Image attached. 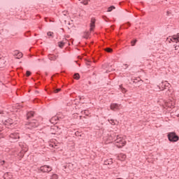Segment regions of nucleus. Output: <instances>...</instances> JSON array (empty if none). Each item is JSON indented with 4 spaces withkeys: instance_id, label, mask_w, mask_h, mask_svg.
Here are the masks:
<instances>
[{
    "instance_id": "nucleus-1",
    "label": "nucleus",
    "mask_w": 179,
    "mask_h": 179,
    "mask_svg": "<svg viewBox=\"0 0 179 179\" xmlns=\"http://www.w3.org/2000/svg\"><path fill=\"white\" fill-rule=\"evenodd\" d=\"M90 27V31H87L85 33L84 38H89V36H90V33H92L94 27H96V19L94 18L91 19V23Z\"/></svg>"
},
{
    "instance_id": "nucleus-2",
    "label": "nucleus",
    "mask_w": 179,
    "mask_h": 179,
    "mask_svg": "<svg viewBox=\"0 0 179 179\" xmlns=\"http://www.w3.org/2000/svg\"><path fill=\"white\" fill-rule=\"evenodd\" d=\"M115 147L121 149V148H124L125 145H127V141L121 138V137L118 138L117 136V138L115 140Z\"/></svg>"
},
{
    "instance_id": "nucleus-3",
    "label": "nucleus",
    "mask_w": 179,
    "mask_h": 179,
    "mask_svg": "<svg viewBox=\"0 0 179 179\" xmlns=\"http://www.w3.org/2000/svg\"><path fill=\"white\" fill-rule=\"evenodd\" d=\"M167 136L169 142L174 143V142H178L179 141L178 135H177V134H176V132L174 131L168 133Z\"/></svg>"
},
{
    "instance_id": "nucleus-4",
    "label": "nucleus",
    "mask_w": 179,
    "mask_h": 179,
    "mask_svg": "<svg viewBox=\"0 0 179 179\" xmlns=\"http://www.w3.org/2000/svg\"><path fill=\"white\" fill-rule=\"evenodd\" d=\"M26 125H27L28 129H33V128H37L38 127V122H37L36 120H32L31 121L27 122Z\"/></svg>"
},
{
    "instance_id": "nucleus-5",
    "label": "nucleus",
    "mask_w": 179,
    "mask_h": 179,
    "mask_svg": "<svg viewBox=\"0 0 179 179\" xmlns=\"http://www.w3.org/2000/svg\"><path fill=\"white\" fill-rule=\"evenodd\" d=\"M110 108L112 111H118V110L122 108V106H121V104L113 103L110 104Z\"/></svg>"
},
{
    "instance_id": "nucleus-6",
    "label": "nucleus",
    "mask_w": 179,
    "mask_h": 179,
    "mask_svg": "<svg viewBox=\"0 0 179 179\" xmlns=\"http://www.w3.org/2000/svg\"><path fill=\"white\" fill-rule=\"evenodd\" d=\"M40 170L41 171H42V173H50V171H51L52 169L48 165H44L43 166H41Z\"/></svg>"
},
{
    "instance_id": "nucleus-7",
    "label": "nucleus",
    "mask_w": 179,
    "mask_h": 179,
    "mask_svg": "<svg viewBox=\"0 0 179 179\" xmlns=\"http://www.w3.org/2000/svg\"><path fill=\"white\" fill-rule=\"evenodd\" d=\"M58 131V127L53 126L50 127V132L52 135H55V132Z\"/></svg>"
},
{
    "instance_id": "nucleus-8",
    "label": "nucleus",
    "mask_w": 179,
    "mask_h": 179,
    "mask_svg": "<svg viewBox=\"0 0 179 179\" xmlns=\"http://www.w3.org/2000/svg\"><path fill=\"white\" fill-rule=\"evenodd\" d=\"M31 117H34V112L33 111H29L27 113V119L30 120Z\"/></svg>"
},
{
    "instance_id": "nucleus-9",
    "label": "nucleus",
    "mask_w": 179,
    "mask_h": 179,
    "mask_svg": "<svg viewBox=\"0 0 179 179\" xmlns=\"http://www.w3.org/2000/svg\"><path fill=\"white\" fill-rule=\"evenodd\" d=\"M172 39L173 41H176V43H179V33H178L176 35H173L172 36Z\"/></svg>"
},
{
    "instance_id": "nucleus-10",
    "label": "nucleus",
    "mask_w": 179,
    "mask_h": 179,
    "mask_svg": "<svg viewBox=\"0 0 179 179\" xmlns=\"http://www.w3.org/2000/svg\"><path fill=\"white\" fill-rule=\"evenodd\" d=\"M131 26V23L127 22L120 27V29H128Z\"/></svg>"
},
{
    "instance_id": "nucleus-11",
    "label": "nucleus",
    "mask_w": 179,
    "mask_h": 179,
    "mask_svg": "<svg viewBox=\"0 0 179 179\" xmlns=\"http://www.w3.org/2000/svg\"><path fill=\"white\" fill-rule=\"evenodd\" d=\"M104 164H105V166H108L110 164H113V159L110 158V162H108V160H106L104 162Z\"/></svg>"
},
{
    "instance_id": "nucleus-12",
    "label": "nucleus",
    "mask_w": 179,
    "mask_h": 179,
    "mask_svg": "<svg viewBox=\"0 0 179 179\" xmlns=\"http://www.w3.org/2000/svg\"><path fill=\"white\" fill-rule=\"evenodd\" d=\"M15 55H16V57H18L17 58H22V57H23V53L20 52H16L15 53Z\"/></svg>"
},
{
    "instance_id": "nucleus-13",
    "label": "nucleus",
    "mask_w": 179,
    "mask_h": 179,
    "mask_svg": "<svg viewBox=\"0 0 179 179\" xmlns=\"http://www.w3.org/2000/svg\"><path fill=\"white\" fill-rule=\"evenodd\" d=\"M53 92L54 93H59V92H61L60 88H57L56 86H53Z\"/></svg>"
},
{
    "instance_id": "nucleus-14",
    "label": "nucleus",
    "mask_w": 179,
    "mask_h": 179,
    "mask_svg": "<svg viewBox=\"0 0 179 179\" xmlns=\"http://www.w3.org/2000/svg\"><path fill=\"white\" fill-rule=\"evenodd\" d=\"M65 45V42L64 41H60L58 43V46L59 48H62Z\"/></svg>"
},
{
    "instance_id": "nucleus-15",
    "label": "nucleus",
    "mask_w": 179,
    "mask_h": 179,
    "mask_svg": "<svg viewBox=\"0 0 179 179\" xmlns=\"http://www.w3.org/2000/svg\"><path fill=\"white\" fill-rule=\"evenodd\" d=\"M114 9H115V6H110L108 10H107V12H113V10H114Z\"/></svg>"
},
{
    "instance_id": "nucleus-16",
    "label": "nucleus",
    "mask_w": 179,
    "mask_h": 179,
    "mask_svg": "<svg viewBox=\"0 0 179 179\" xmlns=\"http://www.w3.org/2000/svg\"><path fill=\"white\" fill-rule=\"evenodd\" d=\"M57 57H58V56L52 55V56H50V57H49V59H50V61H55Z\"/></svg>"
},
{
    "instance_id": "nucleus-17",
    "label": "nucleus",
    "mask_w": 179,
    "mask_h": 179,
    "mask_svg": "<svg viewBox=\"0 0 179 179\" xmlns=\"http://www.w3.org/2000/svg\"><path fill=\"white\" fill-rule=\"evenodd\" d=\"M74 79L79 80V79H80V75H79V73H76L74 74Z\"/></svg>"
},
{
    "instance_id": "nucleus-18",
    "label": "nucleus",
    "mask_w": 179,
    "mask_h": 179,
    "mask_svg": "<svg viewBox=\"0 0 179 179\" xmlns=\"http://www.w3.org/2000/svg\"><path fill=\"white\" fill-rule=\"evenodd\" d=\"M104 51H106V52H113V48H106L104 49Z\"/></svg>"
},
{
    "instance_id": "nucleus-19",
    "label": "nucleus",
    "mask_w": 179,
    "mask_h": 179,
    "mask_svg": "<svg viewBox=\"0 0 179 179\" xmlns=\"http://www.w3.org/2000/svg\"><path fill=\"white\" fill-rule=\"evenodd\" d=\"M10 137L15 139V141H17L19 139V136H15V134H11Z\"/></svg>"
},
{
    "instance_id": "nucleus-20",
    "label": "nucleus",
    "mask_w": 179,
    "mask_h": 179,
    "mask_svg": "<svg viewBox=\"0 0 179 179\" xmlns=\"http://www.w3.org/2000/svg\"><path fill=\"white\" fill-rule=\"evenodd\" d=\"M137 42H138L137 39H134L133 41H131L132 47L135 46V44H136Z\"/></svg>"
},
{
    "instance_id": "nucleus-21",
    "label": "nucleus",
    "mask_w": 179,
    "mask_h": 179,
    "mask_svg": "<svg viewBox=\"0 0 179 179\" xmlns=\"http://www.w3.org/2000/svg\"><path fill=\"white\" fill-rule=\"evenodd\" d=\"M51 179H58V175L54 173L51 176Z\"/></svg>"
},
{
    "instance_id": "nucleus-22",
    "label": "nucleus",
    "mask_w": 179,
    "mask_h": 179,
    "mask_svg": "<svg viewBox=\"0 0 179 179\" xmlns=\"http://www.w3.org/2000/svg\"><path fill=\"white\" fill-rule=\"evenodd\" d=\"M131 82H133V83H139V80L138 79H131Z\"/></svg>"
},
{
    "instance_id": "nucleus-23",
    "label": "nucleus",
    "mask_w": 179,
    "mask_h": 179,
    "mask_svg": "<svg viewBox=\"0 0 179 179\" xmlns=\"http://www.w3.org/2000/svg\"><path fill=\"white\" fill-rule=\"evenodd\" d=\"M52 34H54V32L48 31L47 33V36H49V37H52Z\"/></svg>"
},
{
    "instance_id": "nucleus-24",
    "label": "nucleus",
    "mask_w": 179,
    "mask_h": 179,
    "mask_svg": "<svg viewBox=\"0 0 179 179\" xmlns=\"http://www.w3.org/2000/svg\"><path fill=\"white\" fill-rule=\"evenodd\" d=\"M41 101L37 98L34 99V103H41Z\"/></svg>"
},
{
    "instance_id": "nucleus-25",
    "label": "nucleus",
    "mask_w": 179,
    "mask_h": 179,
    "mask_svg": "<svg viewBox=\"0 0 179 179\" xmlns=\"http://www.w3.org/2000/svg\"><path fill=\"white\" fill-rule=\"evenodd\" d=\"M122 68H123V69H127L128 68V64H123L122 66Z\"/></svg>"
},
{
    "instance_id": "nucleus-26",
    "label": "nucleus",
    "mask_w": 179,
    "mask_h": 179,
    "mask_svg": "<svg viewBox=\"0 0 179 179\" xmlns=\"http://www.w3.org/2000/svg\"><path fill=\"white\" fill-rule=\"evenodd\" d=\"M110 123L112 125H115V122L114 121V120H110Z\"/></svg>"
},
{
    "instance_id": "nucleus-27",
    "label": "nucleus",
    "mask_w": 179,
    "mask_h": 179,
    "mask_svg": "<svg viewBox=\"0 0 179 179\" xmlns=\"http://www.w3.org/2000/svg\"><path fill=\"white\" fill-rule=\"evenodd\" d=\"M27 76H30V75H31V72H30V71H27Z\"/></svg>"
},
{
    "instance_id": "nucleus-28",
    "label": "nucleus",
    "mask_w": 179,
    "mask_h": 179,
    "mask_svg": "<svg viewBox=\"0 0 179 179\" xmlns=\"http://www.w3.org/2000/svg\"><path fill=\"white\" fill-rule=\"evenodd\" d=\"M10 173H6L4 174V179H6V177H8V176H10Z\"/></svg>"
},
{
    "instance_id": "nucleus-29",
    "label": "nucleus",
    "mask_w": 179,
    "mask_h": 179,
    "mask_svg": "<svg viewBox=\"0 0 179 179\" xmlns=\"http://www.w3.org/2000/svg\"><path fill=\"white\" fill-rule=\"evenodd\" d=\"M58 73H56V74H55V75H53L52 76V80H54V78H55V76H58Z\"/></svg>"
},
{
    "instance_id": "nucleus-30",
    "label": "nucleus",
    "mask_w": 179,
    "mask_h": 179,
    "mask_svg": "<svg viewBox=\"0 0 179 179\" xmlns=\"http://www.w3.org/2000/svg\"><path fill=\"white\" fill-rule=\"evenodd\" d=\"M29 36H30V32H27V33L25 34V36H26V37H29Z\"/></svg>"
},
{
    "instance_id": "nucleus-31",
    "label": "nucleus",
    "mask_w": 179,
    "mask_h": 179,
    "mask_svg": "<svg viewBox=\"0 0 179 179\" xmlns=\"http://www.w3.org/2000/svg\"><path fill=\"white\" fill-rule=\"evenodd\" d=\"M106 33H111V29H106Z\"/></svg>"
},
{
    "instance_id": "nucleus-32",
    "label": "nucleus",
    "mask_w": 179,
    "mask_h": 179,
    "mask_svg": "<svg viewBox=\"0 0 179 179\" xmlns=\"http://www.w3.org/2000/svg\"><path fill=\"white\" fill-rule=\"evenodd\" d=\"M37 79H40V73H36Z\"/></svg>"
},
{
    "instance_id": "nucleus-33",
    "label": "nucleus",
    "mask_w": 179,
    "mask_h": 179,
    "mask_svg": "<svg viewBox=\"0 0 179 179\" xmlns=\"http://www.w3.org/2000/svg\"><path fill=\"white\" fill-rule=\"evenodd\" d=\"M170 86V84L169 83H166V84H165V87H169Z\"/></svg>"
},
{
    "instance_id": "nucleus-34",
    "label": "nucleus",
    "mask_w": 179,
    "mask_h": 179,
    "mask_svg": "<svg viewBox=\"0 0 179 179\" xmlns=\"http://www.w3.org/2000/svg\"><path fill=\"white\" fill-rule=\"evenodd\" d=\"M174 47H175V50H178V45H174Z\"/></svg>"
},
{
    "instance_id": "nucleus-35",
    "label": "nucleus",
    "mask_w": 179,
    "mask_h": 179,
    "mask_svg": "<svg viewBox=\"0 0 179 179\" xmlns=\"http://www.w3.org/2000/svg\"><path fill=\"white\" fill-rule=\"evenodd\" d=\"M171 13L170 12V11H167L166 12V15H168V16H170V14H171Z\"/></svg>"
},
{
    "instance_id": "nucleus-36",
    "label": "nucleus",
    "mask_w": 179,
    "mask_h": 179,
    "mask_svg": "<svg viewBox=\"0 0 179 179\" xmlns=\"http://www.w3.org/2000/svg\"><path fill=\"white\" fill-rule=\"evenodd\" d=\"M109 66H113V64L108 63V66H106V68H107V67H109Z\"/></svg>"
},
{
    "instance_id": "nucleus-37",
    "label": "nucleus",
    "mask_w": 179,
    "mask_h": 179,
    "mask_svg": "<svg viewBox=\"0 0 179 179\" xmlns=\"http://www.w3.org/2000/svg\"><path fill=\"white\" fill-rule=\"evenodd\" d=\"M45 22H48V18L45 17Z\"/></svg>"
},
{
    "instance_id": "nucleus-38",
    "label": "nucleus",
    "mask_w": 179,
    "mask_h": 179,
    "mask_svg": "<svg viewBox=\"0 0 179 179\" xmlns=\"http://www.w3.org/2000/svg\"><path fill=\"white\" fill-rule=\"evenodd\" d=\"M110 27H111V29H112V30H114V26H110Z\"/></svg>"
},
{
    "instance_id": "nucleus-39",
    "label": "nucleus",
    "mask_w": 179,
    "mask_h": 179,
    "mask_svg": "<svg viewBox=\"0 0 179 179\" xmlns=\"http://www.w3.org/2000/svg\"><path fill=\"white\" fill-rule=\"evenodd\" d=\"M38 61L40 62L41 61V59H38Z\"/></svg>"
},
{
    "instance_id": "nucleus-40",
    "label": "nucleus",
    "mask_w": 179,
    "mask_h": 179,
    "mask_svg": "<svg viewBox=\"0 0 179 179\" xmlns=\"http://www.w3.org/2000/svg\"><path fill=\"white\" fill-rule=\"evenodd\" d=\"M50 146H51L52 148H54V145H52V144H51Z\"/></svg>"
},
{
    "instance_id": "nucleus-41",
    "label": "nucleus",
    "mask_w": 179,
    "mask_h": 179,
    "mask_svg": "<svg viewBox=\"0 0 179 179\" xmlns=\"http://www.w3.org/2000/svg\"><path fill=\"white\" fill-rule=\"evenodd\" d=\"M48 93H52V92L51 91H48Z\"/></svg>"
},
{
    "instance_id": "nucleus-42",
    "label": "nucleus",
    "mask_w": 179,
    "mask_h": 179,
    "mask_svg": "<svg viewBox=\"0 0 179 179\" xmlns=\"http://www.w3.org/2000/svg\"><path fill=\"white\" fill-rule=\"evenodd\" d=\"M107 161L108 162V163H110V159H107Z\"/></svg>"
},
{
    "instance_id": "nucleus-43",
    "label": "nucleus",
    "mask_w": 179,
    "mask_h": 179,
    "mask_svg": "<svg viewBox=\"0 0 179 179\" xmlns=\"http://www.w3.org/2000/svg\"><path fill=\"white\" fill-rule=\"evenodd\" d=\"M84 5H87V3H84Z\"/></svg>"
},
{
    "instance_id": "nucleus-44",
    "label": "nucleus",
    "mask_w": 179,
    "mask_h": 179,
    "mask_svg": "<svg viewBox=\"0 0 179 179\" xmlns=\"http://www.w3.org/2000/svg\"><path fill=\"white\" fill-rule=\"evenodd\" d=\"M39 29H41V27H39Z\"/></svg>"
},
{
    "instance_id": "nucleus-45",
    "label": "nucleus",
    "mask_w": 179,
    "mask_h": 179,
    "mask_svg": "<svg viewBox=\"0 0 179 179\" xmlns=\"http://www.w3.org/2000/svg\"><path fill=\"white\" fill-rule=\"evenodd\" d=\"M105 67H106V65L103 66V68H105Z\"/></svg>"
},
{
    "instance_id": "nucleus-46",
    "label": "nucleus",
    "mask_w": 179,
    "mask_h": 179,
    "mask_svg": "<svg viewBox=\"0 0 179 179\" xmlns=\"http://www.w3.org/2000/svg\"><path fill=\"white\" fill-rule=\"evenodd\" d=\"M149 158H146V159L148 160Z\"/></svg>"
},
{
    "instance_id": "nucleus-47",
    "label": "nucleus",
    "mask_w": 179,
    "mask_h": 179,
    "mask_svg": "<svg viewBox=\"0 0 179 179\" xmlns=\"http://www.w3.org/2000/svg\"><path fill=\"white\" fill-rule=\"evenodd\" d=\"M87 65H90V64H87Z\"/></svg>"
},
{
    "instance_id": "nucleus-48",
    "label": "nucleus",
    "mask_w": 179,
    "mask_h": 179,
    "mask_svg": "<svg viewBox=\"0 0 179 179\" xmlns=\"http://www.w3.org/2000/svg\"><path fill=\"white\" fill-rule=\"evenodd\" d=\"M78 1H80V0H78Z\"/></svg>"
},
{
    "instance_id": "nucleus-49",
    "label": "nucleus",
    "mask_w": 179,
    "mask_h": 179,
    "mask_svg": "<svg viewBox=\"0 0 179 179\" xmlns=\"http://www.w3.org/2000/svg\"><path fill=\"white\" fill-rule=\"evenodd\" d=\"M165 1H167V0H165Z\"/></svg>"
}]
</instances>
